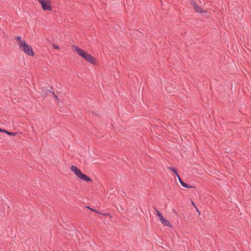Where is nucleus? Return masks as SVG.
Returning <instances> with one entry per match:
<instances>
[{
    "instance_id": "1",
    "label": "nucleus",
    "mask_w": 251,
    "mask_h": 251,
    "mask_svg": "<svg viewBox=\"0 0 251 251\" xmlns=\"http://www.w3.org/2000/svg\"><path fill=\"white\" fill-rule=\"evenodd\" d=\"M72 49L74 50V51H76L79 56L88 61L89 63H90L94 65L97 64V62L96 58L93 57L90 54L85 51L84 50H83L82 49L75 45L72 46Z\"/></svg>"
},
{
    "instance_id": "2",
    "label": "nucleus",
    "mask_w": 251,
    "mask_h": 251,
    "mask_svg": "<svg viewBox=\"0 0 251 251\" xmlns=\"http://www.w3.org/2000/svg\"><path fill=\"white\" fill-rule=\"evenodd\" d=\"M71 170L80 179L87 182L92 181V179L90 177L83 174L77 167L72 165L71 167Z\"/></svg>"
},
{
    "instance_id": "3",
    "label": "nucleus",
    "mask_w": 251,
    "mask_h": 251,
    "mask_svg": "<svg viewBox=\"0 0 251 251\" xmlns=\"http://www.w3.org/2000/svg\"><path fill=\"white\" fill-rule=\"evenodd\" d=\"M19 48L25 54L30 56H33L34 55V52L33 51L32 47L28 45L25 40H23V42L19 44Z\"/></svg>"
},
{
    "instance_id": "4",
    "label": "nucleus",
    "mask_w": 251,
    "mask_h": 251,
    "mask_svg": "<svg viewBox=\"0 0 251 251\" xmlns=\"http://www.w3.org/2000/svg\"><path fill=\"white\" fill-rule=\"evenodd\" d=\"M41 5L42 8L45 11H52L51 1L50 0H38Z\"/></svg>"
},
{
    "instance_id": "5",
    "label": "nucleus",
    "mask_w": 251,
    "mask_h": 251,
    "mask_svg": "<svg viewBox=\"0 0 251 251\" xmlns=\"http://www.w3.org/2000/svg\"><path fill=\"white\" fill-rule=\"evenodd\" d=\"M190 3L191 5L193 6L194 9L196 12L201 14L206 12L205 10H203L200 6L197 4L194 0H191Z\"/></svg>"
},
{
    "instance_id": "6",
    "label": "nucleus",
    "mask_w": 251,
    "mask_h": 251,
    "mask_svg": "<svg viewBox=\"0 0 251 251\" xmlns=\"http://www.w3.org/2000/svg\"><path fill=\"white\" fill-rule=\"evenodd\" d=\"M52 90V87H50V89H47L43 88L42 91L41 92V95L42 97L45 98L48 95L49 92V90Z\"/></svg>"
},
{
    "instance_id": "7",
    "label": "nucleus",
    "mask_w": 251,
    "mask_h": 251,
    "mask_svg": "<svg viewBox=\"0 0 251 251\" xmlns=\"http://www.w3.org/2000/svg\"><path fill=\"white\" fill-rule=\"evenodd\" d=\"M161 223L165 226L172 227L171 224L164 218L160 221Z\"/></svg>"
},
{
    "instance_id": "8",
    "label": "nucleus",
    "mask_w": 251,
    "mask_h": 251,
    "mask_svg": "<svg viewBox=\"0 0 251 251\" xmlns=\"http://www.w3.org/2000/svg\"><path fill=\"white\" fill-rule=\"evenodd\" d=\"M181 185L185 187V188H193V186L185 183L184 182H183V181L181 182L180 183Z\"/></svg>"
},
{
    "instance_id": "9",
    "label": "nucleus",
    "mask_w": 251,
    "mask_h": 251,
    "mask_svg": "<svg viewBox=\"0 0 251 251\" xmlns=\"http://www.w3.org/2000/svg\"><path fill=\"white\" fill-rule=\"evenodd\" d=\"M49 91L50 93H51L52 94L53 97L54 98V99L56 100H57V101L59 100V98H58V96L56 95H55V94L54 93V92L53 90H49Z\"/></svg>"
},
{
    "instance_id": "10",
    "label": "nucleus",
    "mask_w": 251,
    "mask_h": 251,
    "mask_svg": "<svg viewBox=\"0 0 251 251\" xmlns=\"http://www.w3.org/2000/svg\"><path fill=\"white\" fill-rule=\"evenodd\" d=\"M15 40L18 42V45H19V44H20L21 42H23V40H22V38L21 36H17L15 38Z\"/></svg>"
},
{
    "instance_id": "11",
    "label": "nucleus",
    "mask_w": 251,
    "mask_h": 251,
    "mask_svg": "<svg viewBox=\"0 0 251 251\" xmlns=\"http://www.w3.org/2000/svg\"><path fill=\"white\" fill-rule=\"evenodd\" d=\"M6 134L9 135L14 136V135H16L17 134V132H9V131H7Z\"/></svg>"
},
{
    "instance_id": "12",
    "label": "nucleus",
    "mask_w": 251,
    "mask_h": 251,
    "mask_svg": "<svg viewBox=\"0 0 251 251\" xmlns=\"http://www.w3.org/2000/svg\"><path fill=\"white\" fill-rule=\"evenodd\" d=\"M157 216L158 217L160 221L164 218L162 214L160 212H158Z\"/></svg>"
},
{
    "instance_id": "13",
    "label": "nucleus",
    "mask_w": 251,
    "mask_h": 251,
    "mask_svg": "<svg viewBox=\"0 0 251 251\" xmlns=\"http://www.w3.org/2000/svg\"><path fill=\"white\" fill-rule=\"evenodd\" d=\"M167 168L170 169L174 173L176 171V169L175 168L168 167Z\"/></svg>"
},
{
    "instance_id": "14",
    "label": "nucleus",
    "mask_w": 251,
    "mask_h": 251,
    "mask_svg": "<svg viewBox=\"0 0 251 251\" xmlns=\"http://www.w3.org/2000/svg\"><path fill=\"white\" fill-rule=\"evenodd\" d=\"M53 48L54 49H58L59 48V47L56 45H55V44H53Z\"/></svg>"
},
{
    "instance_id": "15",
    "label": "nucleus",
    "mask_w": 251,
    "mask_h": 251,
    "mask_svg": "<svg viewBox=\"0 0 251 251\" xmlns=\"http://www.w3.org/2000/svg\"><path fill=\"white\" fill-rule=\"evenodd\" d=\"M192 204L195 206V207L196 208L197 211L199 212V213L200 214V212L199 211V210L198 209L197 207H196V206L195 205V203H194L193 201H192Z\"/></svg>"
},
{
    "instance_id": "16",
    "label": "nucleus",
    "mask_w": 251,
    "mask_h": 251,
    "mask_svg": "<svg viewBox=\"0 0 251 251\" xmlns=\"http://www.w3.org/2000/svg\"><path fill=\"white\" fill-rule=\"evenodd\" d=\"M90 210H91V211H94V212H96V213H99V214H101V213H100L99 212H98V211H97L96 209H94L92 208V209H90Z\"/></svg>"
},
{
    "instance_id": "17",
    "label": "nucleus",
    "mask_w": 251,
    "mask_h": 251,
    "mask_svg": "<svg viewBox=\"0 0 251 251\" xmlns=\"http://www.w3.org/2000/svg\"><path fill=\"white\" fill-rule=\"evenodd\" d=\"M0 132H4V133H7V131L5 129H3L1 128V130H0Z\"/></svg>"
},
{
    "instance_id": "18",
    "label": "nucleus",
    "mask_w": 251,
    "mask_h": 251,
    "mask_svg": "<svg viewBox=\"0 0 251 251\" xmlns=\"http://www.w3.org/2000/svg\"><path fill=\"white\" fill-rule=\"evenodd\" d=\"M154 208L155 211V212H156V214H157V215H158V212H159V211H158V210H157L155 207H154Z\"/></svg>"
},
{
    "instance_id": "19",
    "label": "nucleus",
    "mask_w": 251,
    "mask_h": 251,
    "mask_svg": "<svg viewBox=\"0 0 251 251\" xmlns=\"http://www.w3.org/2000/svg\"><path fill=\"white\" fill-rule=\"evenodd\" d=\"M177 178H178V180H179V182H180V183H181V181H182V179H181V178L180 177V176H178V177H177Z\"/></svg>"
},
{
    "instance_id": "20",
    "label": "nucleus",
    "mask_w": 251,
    "mask_h": 251,
    "mask_svg": "<svg viewBox=\"0 0 251 251\" xmlns=\"http://www.w3.org/2000/svg\"><path fill=\"white\" fill-rule=\"evenodd\" d=\"M177 177L179 176L177 170L174 173Z\"/></svg>"
},
{
    "instance_id": "21",
    "label": "nucleus",
    "mask_w": 251,
    "mask_h": 251,
    "mask_svg": "<svg viewBox=\"0 0 251 251\" xmlns=\"http://www.w3.org/2000/svg\"><path fill=\"white\" fill-rule=\"evenodd\" d=\"M86 207L89 209L90 210L91 209L89 206H86Z\"/></svg>"
}]
</instances>
